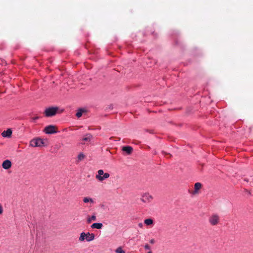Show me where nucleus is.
<instances>
[{
    "label": "nucleus",
    "instance_id": "0eeeda50",
    "mask_svg": "<svg viewBox=\"0 0 253 253\" xmlns=\"http://www.w3.org/2000/svg\"><path fill=\"white\" fill-rule=\"evenodd\" d=\"M2 167L4 169H8L12 166V163L9 160H4L2 163Z\"/></svg>",
    "mask_w": 253,
    "mask_h": 253
},
{
    "label": "nucleus",
    "instance_id": "7ed1b4c3",
    "mask_svg": "<svg viewBox=\"0 0 253 253\" xmlns=\"http://www.w3.org/2000/svg\"><path fill=\"white\" fill-rule=\"evenodd\" d=\"M59 110V108L58 107H49L45 110L44 114L47 117H52L55 115Z\"/></svg>",
    "mask_w": 253,
    "mask_h": 253
},
{
    "label": "nucleus",
    "instance_id": "f3484780",
    "mask_svg": "<svg viewBox=\"0 0 253 253\" xmlns=\"http://www.w3.org/2000/svg\"><path fill=\"white\" fill-rule=\"evenodd\" d=\"M86 233L85 232H82L80 234V236L79 237V241L81 242L84 241L85 239Z\"/></svg>",
    "mask_w": 253,
    "mask_h": 253
},
{
    "label": "nucleus",
    "instance_id": "f257e3e1",
    "mask_svg": "<svg viewBox=\"0 0 253 253\" xmlns=\"http://www.w3.org/2000/svg\"><path fill=\"white\" fill-rule=\"evenodd\" d=\"M47 140H43L41 138H36L32 139L30 142V146L33 147H42L47 145Z\"/></svg>",
    "mask_w": 253,
    "mask_h": 253
},
{
    "label": "nucleus",
    "instance_id": "9b49d317",
    "mask_svg": "<svg viewBox=\"0 0 253 253\" xmlns=\"http://www.w3.org/2000/svg\"><path fill=\"white\" fill-rule=\"evenodd\" d=\"M94 235L93 233L87 232L86 233L85 239L86 241L90 242L94 240Z\"/></svg>",
    "mask_w": 253,
    "mask_h": 253
},
{
    "label": "nucleus",
    "instance_id": "a878e982",
    "mask_svg": "<svg viewBox=\"0 0 253 253\" xmlns=\"http://www.w3.org/2000/svg\"><path fill=\"white\" fill-rule=\"evenodd\" d=\"M152 253V252L151 251H149L148 253Z\"/></svg>",
    "mask_w": 253,
    "mask_h": 253
},
{
    "label": "nucleus",
    "instance_id": "20e7f679",
    "mask_svg": "<svg viewBox=\"0 0 253 253\" xmlns=\"http://www.w3.org/2000/svg\"><path fill=\"white\" fill-rule=\"evenodd\" d=\"M153 196L148 192H145L142 194L140 200L143 203H151L153 200Z\"/></svg>",
    "mask_w": 253,
    "mask_h": 253
},
{
    "label": "nucleus",
    "instance_id": "5701e85b",
    "mask_svg": "<svg viewBox=\"0 0 253 253\" xmlns=\"http://www.w3.org/2000/svg\"><path fill=\"white\" fill-rule=\"evenodd\" d=\"M39 118V117L37 116L35 117H33L32 118V120L33 122H35L37 120H38Z\"/></svg>",
    "mask_w": 253,
    "mask_h": 253
},
{
    "label": "nucleus",
    "instance_id": "b1692460",
    "mask_svg": "<svg viewBox=\"0 0 253 253\" xmlns=\"http://www.w3.org/2000/svg\"><path fill=\"white\" fill-rule=\"evenodd\" d=\"M150 243L152 244H153L155 243V240L154 239H151L150 240Z\"/></svg>",
    "mask_w": 253,
    "mask_h": 253
},
{
    "label": "nucleus",
    "instance_id": "ddd939ff",
    "mask_svg": "<svg viewBox=\"0 0 253 253\" xmlns=\"http://www.w3.org/2000/svg\"><path fill=\"white\" fill-rule=\"evenodd\" d=\"M92 138V135L90 134H86L83 138V140L84 141H90Z\"/></svg>",
    "mask_w": 253,
    "mask_h": 253
},
{
    "label": "nucleus",
    "instance_id": "4468645a",
    "mask_svg": "<svg viewBox=\"0 0 253 253\" xmlns=\"http://www.w3.org/2000/svg\"><path fill=\"white\" fill-rule=\"evenodd\" d=\"M95 220H96V217L94 214L91 215V216H88L87 217V222L88 223H90L92 221Z\"/></svg>",
    "mask_w": 253,
    "mask_h": 253
},
{
    "label": "nucleus",
    "instance_id": "dca6fc26",
    "mask_svg": "<svg viewBox=\"0 0 253 253\" xmlns=\"http://www.w3.org/2000/svg\"><path fill=\"white\" fill-rule=\"evenodd\" d=\"M83 201L85 203H90L91 204H93L94 203L93 200L89 197H84L83 199Z\"/></svg>",
    "mask_w": 253,
    "mask_h": 253
},
{
    "label": "nucleus",
    "instance_id": "bb28decb",
    "mask_svg": "<svg viewBox=\"0 0 253 253\" xmlns=\"http://www.w3.org/2000/svg\"><path fill=\"white\" fill-rule=\"evenodd\" d=\"M63 111H64V110H62L61 111V112H62Z\"/></svg>",
    "mask_w": 253,
    "mask_h": 253
},
{
    "label": "nucleus",
    "instance_id": "9d476101",
    "mask_svg": "<svg viewBox=\"0 0 253 253\" xmlns=\"http://www.w3.org/2000/svg\"><path fill=\"white\" fill-rule=\"evenodd\" d=\"M12 130L10 128H8L6 130H4L3 131L2 133H1V135L2 136V137H7V138H9L11 137V134H12Z\"/></svg>",
    "mask_w": 253,
    "mask_h": 253
},
{
    "label": "nucleus",
    "instance_id": "2eb2a0df",
    "mask_svg": "<svg viewBox=\"0 0 253 253\" xmlns=\"http://www.w3.org/2000/svg\"><path fill=\"white\" fill-rule=\"evenodd\" d=\"M144 222L146 225H152L154 221L151 218H148L144 220Z\"/></svg>",
    "mask_w": 253,
    "mask_h": 253
},
{
    "label": "nucleus",
    "instance_id": "412c9836",
    "mask_svg": "<svg viewBox=\"0 0 253 253\" xmlns=\"http://www.w3.org/2000/svg\"><path fill=\"white\" fill-rule=\"evenodd\" d=\"M144 248H145V250H150V249H151L150 246L148 244H146L144 246Z\"/></svg>",
    "mask_w": 253,
    "mask_h": 253
},
{
    "label": "nucleus",
    "instance_id": "aec40b11",
    "mask_svg": "<svg viewBox=\"0 0 253 253\" xmlns=\"http://www.w3.org/2000/svg\"><path fill=\"white\" fill-rule=\"evenodd\" d=\"M84 158V155L83 153H80L79 155H78V158L79 159V160L80 161H82L83 160Z\"/></svg>",
    "mask_w": 253,
    "mask_h": 253
},
{
    "label": "nucleus",
    "instance_id": "4be33fe9",
    "mask_svg": "<svg viewBox=\"0 0 253 253\" xmlns=\"http://www.w3.org/2000/svg\"><path fill=\"white\" fill-rule=\"evenodd\" d=\"M3 207L1 204H0V215L3 213Z\"/></svg>",
    "mask_w": 253,
    "mask_h": 253
},
{
    "label": "nucleus",
    "instance_id": "39448f33",
    "mask_svg": "<svg viewBox=\"0 0 253 253\" xmlns=\"http://www.w3.org/2000/svg\"><path fill=\"white\" fill-rule=\"evenodd\" d=\"M220 220V217L217 214H213L211 215L209 218V222L212 226L217 225Z\"/></svg>",
    "mask_w": 253,
    "mask_h": 253
},
{
    "label": "nucleus",
    "instance_id": "1a4fd4ad",
    "mask_svg": "<svg viewBox=\"0 0 253 253\" xmlns=\"http://www.w3.org/2000/svg\"><path fill=\"white\" fill-rule=\"evenodd\" d=\"M202 184L199 182H197L194 185V190L192 192V194L195 195L199 193V190L201 188Z\"/></svg>",
    "mask_w": 253,
    "mask_h": 253
},
{
    "label": "nucleus",
    "instance_id": "f03ea898",
    "mask_svg": "<svg viewBox=\"0 0 253 253\" xmlns=\"http://www.w3.org/2000/svg\"><path fill=\"white\" fill-rule=\"evenodd\" d=\"M110 174L108 172H104L103 169H99L97 171L95 175V178L100 182H102L105 179L108 178Z\"/></svg>",
    "mask_w": 253,
    "mask_h": 253
},
{
    "label": "nucleus",
    "instance_id": "6e6552de",
    "mask_svg": "<svg viewBox=\"0 0 253 253\" xmlns=\"http://www.w3.org/2000/svg\"><path fill=\"white\" fill-rule=\"evenodd\" d=\"M122 150L124 152H125L126 154L130 155L133 151V148L131 146H125L122 147Z\"/></svg>",
    "mask_w": 253,
    "mask_h": 253
},
{
    "label": "nucleus",
    "instance_id": "f8f14e48",
    "mask_svg": "<svg viewBox=\"0 0 253 253\" xmlns=\"http://www.w3.org/2000/svg\"><path fill=\"white\" fill-rule=\"evenodd\" d=\"M103 224L101 223H94L91 225L92 228H95L97 229H100L102 228Z\"/></svg>",
    "mask_w": 253,
    "mask_h": 253
},
{
    "label": "nucleus",
    "instance_id": "393cba45",
    "mask_svg": "<svg viewBox=\"0 0 253 253\" xmlns=\"http://www.w3.org/2000/svg\"><path fill=\"white\" fill-rule=\"evenodd\" d=\"M138 226H139V227L141 228L143 226V224L142 223H139L138 224Z\"/></svg>",
    "mask_w": 253,
    "mask_h": 253
},
{
    "label": "nucleus",
    "instance_id": "423d86ee",
    "mask_svg": "<svg viewBox=\"0 0 253 253\" xmlns=\"http://www.w3.org/2000/svg\"><path fill=\"white\" fill-rule=\"evenodd\" d=\"M44 131L46 134H53L56 132L55 126L52 125L45 127Z\"/></svg>",
    "mask_w": 253,
    "mask_h": 253
},
{
    "label": "nucleus",
    "instance_id": "a211bd4d",
    "mask_svg": "<svg viewBox=\"0 0 253 253\" xmlns=\"http://www.w3.org/2000/svg\"><path fill=\"white\" fill-rule=\"evenodd\" d=\"M84 112V110L82 109H80L78 110L77 113H76V116L78 118H80L82 115L83 113Z\"/></svg>",
    "mask_w": 253,
    "mask_h": 253
},
{
    "label": "nucleus",
    "instance_id": "6ab92c4d",
    "mask_svg": "<svg viewBox=\"0 0 253 253\" xmlns=\"http://www.w3.org/2000/svg\"><path fill=\"white\" fill-rule=\"evenodd\" d=\"M115 252L116 253H126L125 251H124L122 247H120L117 248V249L115 251Z\"/></svg>",
    "mask_w": 253,
    "mask_h": 253
}]
</instances>
